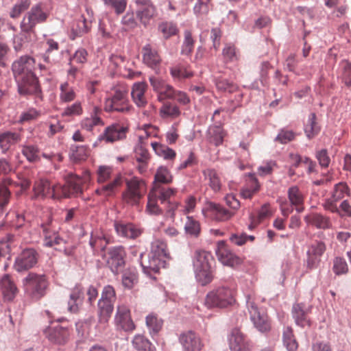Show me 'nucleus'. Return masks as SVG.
<instances>
[{
	"label": "nucleus",
	"mask_w": 351,
	"mask_h": 351,
	"mask_svg": "<svg viewBox=\"0 0 351 351\" xmlns=\"http://www.w3.org/2000/svg\"><path fill=\"white\" fill-rule=\"evenodd\" d=\"M20 27L21 33L14 36L13 41L14 48L16 51L21 50L29 43L32 42L36 36L35 30L26 32L23 29L21 25Z\"/></svg>",
	"instance_id": "nucleus-35"
},
{
	"label": "nucleus",
	"mask_w": 351,
	"mask_h": 351,
	"mask_svg": "<svg viewBox=\"0 0 351 351\" xmlns=\"http://www.w3.org/2000/svg\"><path fill=\"white\" fill-rule=\"evenodd\" d=\"M128 131V128L119 123H114L106 128L99 139L104 140L107 143H113L124 139L126 137Z\"/></svg>",
	"instance_id": "nucleus-20"
},
{
	"label": "nucleus",
	"mask_w": 351,
	"mask_h": 351,
	"mask_svg": "<svg viewBox=\"0 0 351 351\" xmlns=\"http://www.w3.org/2000/svg\"><path fill=\"white\" fill-rule=\"evenodd\" d=\"M44 237V244L47 247H54L60 245L64 240L60 238L58 231L51 221L42 223L40 226Z\"/></svg>",
	"instance_id": "nucleus-21"
},
{
	"label": "nucleus",
	"mask_w": 351,
	"mask_h": 351,
	"mask_svg": "<svg viewBox=\"0 0 351 351\" xmlns=\"http://www.w3.org/2000/svg\"><path fill=\"white\" fill-rule=\"evenodd\" d=\"M126 252L123 246H115L109 249L107 263L114 273H118L125 265Z\"/></svg>",
	"instance_id": "nucleus-14"
},
{
	"label": "nucleus",
	"mask_w": 351,
	"mask_h": 351,
	"mask_svg": "<svg viewBox=\"0 0 351 351\" xmlns=\"http://www.w3.org/2000/svg\"><path fill=\"white\" fill-rule=\"evenodd\" d=\"M115 230L119 236L128 239H134L138 237L143 230L132 223H115Z\"/></svg>",
	"instance_id": "nucleus-30"
},
{
	"label": "nucleus",
	"mask_w": 351,
	"mask_h": 351,
	"mask_svg": "<svg viewBox=\"0 0 351 351\" xmlns=\"http://www.w3.org/2000/svg\"><path fill=\"white\" fill-rule=\"evenodd\" d=\"M159 29L163 34L164 38L166 39L169 37L177 34L178 29L176 25H173L172 23H162L159 26Z\"/></svg>",
	"instance_id": "nucleus-63"
},
{
	"label": "nucleus",
	"mask_w": 351,
	"mask_h": 351,
	"mask_svg": "<svg viewBox=\"0 0 351 351\" xmlns=\"http://www.w3.org/2000/svg\"><path fill=\"white\" fill-rule=\"evenodd\" d=\"M346 195H350V189L346 183L339 182L335 184L331 196L339 202Z\"/></svg>",
	"instance_id": "nucleus-55"
},
{
	"label": "nucleus",
	"mask_w": 351,
	"mask_h": 351,
	"mask_svg": "<svg viewBox=\"0 0 351 351\" xmlns=\"http://www.w3.org/2000/svg\"><path fill=\"white\" fill-rule=\"evenodd\" d=\"M37 253L33 249L23 250L16 258L14 268L17 271H23L33 267L37 263Z\"/></svg>",
	"instance_id": "nucleus-19"
},
{
	"label": "nucleus",
	"mask_w": 351,
	"mask_h": 351,
	"mask_svg": "<svg viewBox=\"0 0 351 351\" xmlns=\"http://www.w3.org/2000/svg\"><path fill=\"white\" fill-rule=\"evenodd\" d=\"M170 75L175 81H182L193 76V72L189 66L178 64L169 69Z\"/></svg>",
	"instance_id": "nucleus-32"
},
{
	"label": "nucleus",
	"mask_w": 351,
	"mask_h": 351,
	"mask_svg": "<svg viewBox=\"0 0 351 351\" xmlns=\"http://www.w3.org/2000/svg\"><path fill=\"white\" fill-rule=\"evenodd\" d=\"M234 302V291L224 286L209 292L205 300V304L208 307L226 308L232 305Z\"/></svg>",
	"instance_id": "nucleus-9"
},
{
	"label": "nucleus",
	"mask_w": 351,
	"mask_h": 351,
	"mask_svg": "<svg viewBox=\"0 0 351 351\" xmlns=\"http://www.w3.org/2000/svg\"><path fill=\"white\" fill-rule=\"evenodd\" d=\"M22 135L19 132L5 131L0 132V149L5 154L12 145L19 143Z\"/></svg>",
	"instance_id": "nucleus-25"
},
{
	"label": "nucleus",
	"mask_w": 351,
	"mask_h": 351,
	"mask_svg": "<svg viewBox=\"0 0 351 351\" xmlns=\"http://www.w3.org/2000/svg\"><path fill=\"white\" fill-rule=\"evenodd\" d=\"M320 128L316 122V114L315 113H311L304 128L306 136L311 139L316 136Z\"/></svg>",
	"instance_id": "nucleus-49"
},
{
	"label": "nucleus",
	"mask_w": 351,
	"mask_h": 351,
	"mask_svg": "<svg viewBox=\"0 0 351 351\" xmlns=\"http://www.w3.org/2000/svg\"><path fill=\"white\" fill-rule=\"evenodd\" d=\"M113 93L104 101V110L107 112L130 113L134 108L128 99V88L125 85L115 86Z\"/></svg>",
	"instance_id": "nucleus-4"
},
{
	"label": "nucleus",
	"mask_w": 351,
	"mask_h": 351,
	"mask_svg": "<svg viewBox=\"0 0 351 351\" xmlns=\"http://www.w3.org/2000/svg\"><path fill=\"white\" fill-rule=\"evenodd\" d=\"M100 111L98 107L94 108L93 113L88 117L84 118L80 123L81 128L86 131L91 132L95 126L103 125L104 121L97 115Z\"/></svg>",
	"instance_id": "nucleus-37"
},
{
	"label": "nucleus",
	"mask_w": 351,
	"mask_h": 351,
	"mask_svg": "<svg viewBox=\"0 0 351 351\" xmlns=\"http://www.w3.org/2000/svg\"><path fill=\"white\" fill-rule=\"evenodd\" d=\"M326 250L325 243L321 241H315L308 247L307 251L306 265L310 269L316 268Z\"/></svg>",
	"instance_id": "nucleus-15"
},
{
	"label": "nucleus",
	"mask_w": 351,
	"mask_h": 351,
	"mask_svg": "<svg viewBox=\"0 0 351 351\" xmlns=\"http://www.w3.org/2000/svg\"><path fill=\"white\" fill-rule=\"evenodd\" d=\"M160 114L161 117H176L180 114L178 106L171 104H166L160 108Z\"/></svg>",
	"instance_id": "nucleus-57"
},
{
	"label": "nucleus",
	"mask_w": 351,
	"mask_h": 351,
	"mask_svg": "<svg viewBox=\"0 0 351 351\" xmlns=\"http://www.w3.org/2000/svg\"><path fill=\"white\" fill-rule=\"evenodd\" d=\"M173 180V176L167 167H160L155 174L154 186H161V184H169Z\"/></svg>",
	"instance_id": "nucleus-48"
},
{
	"label": "nucleus",
	"mask_w": 351,
	"mask_h": 351,
	"mask_svg": "<svg viewBox=\"0 0 351 351\" xmlns=\"http://www.w3.org/2000/svg\"><path fill=\"white\" fill-rule=\"evenodd\" d=\"M84 292L81 285H76L70 294L68 308L71 313H77L84 300Z\"/></svg>",
	"instance_id": "nucleus-31"
},
{
	"label": "nucleus",
	"mask_w": 351,
	"mask_h": 351,
	"mask_svg": "<svg viewBox=\"0 0 351 351\" xmlns=\"http://www.w3.org/2000/svg\"><path fill=\"white\" fill-rule=\"evenodd\" d=\"M288 197L298 213L303 211L304 196L298 186H293L289 189Z\"/></svg>",
	"instance_id": "nucleus-38"
},
{
	"label": "nucleus",
	"mask_w": 351,
	"mask_h": 351,
	"mask_svg": "<svg viewBox=\"0 0 351 351\" xmlns=\"http://www.w3.org/2000/svg\"><path fill=\"white\" fill-rule=\"evenodd\" d=\"M132 343L138 351H156L155 346L145 336L136 335L134 337Z\"/></svg>",
	"instance_id": "nucleus-42"
},
{
	"label": "nucleus",
	"mask_w": 351,
	"mask_h": 351,
	"mask_svg": "<svg viewBox=\"0 0 351 351\" xmlns=\"http://www.w3.org/2000/svg\"><path fill=\"white\" fill-rule=\"evenodd\" d=\"M84 112L82 102L77 101L66 107L62 112V117L81 116Z\"/></svg>",
	"instance_id": "nucleus-54"
},
{
	"label": "nucleus",
	"mask_w": 351,
	"mask_h": 351,
	"mask_svg": "<svg viewBox=\"0 0 351 351\" xmlns=\"http://www.w3.org/2000/svg\"><path fill=\"white\" fill-rule=\"evenodd\" d=\"M216 255L219 261L228 267L234 268L243 263L242 258L233 253L223 241L217 243Z\"/></svg>",
	"instance_id": "nucleus-11"
},
{
	"label": "nucleus",
	"mask_w": 351,
	"mask_h": 351,
	"mask_svg": "<svg viewBox=\"0 0 351 351\" xmlns=\"http://www.w3.org/2000/svg\"><path fill=\"white\" fill-rule=\"evenodd\" d=\"M116 299L117 295L114 288L110 285L105 286L103 288L101 295L99 300H104V301L114 303Z\"/></svg>",
	"instance_id": "nucleus-61"
},
{
	"label": "nucleus",
	"mask_w": 351,
	"mask_h": 351,
	"mask_svg": "<svg viewBox=\"0 0 351 351\" xmlns=\"http://www.w3.org/2000/svg\"><path fill=\"white\" fill-rule=\"evenodd\" d=\"M246 305L250 317L254 327L261 332H267L271 328V322L268 315L259 309L251 295H247Z\"/></svg>",
	"instance_id": "nucleus-8"
},
{
	"label": "nucleus",
	"mask_w": 351,
	"mask_h": 351,
	"mask_svg": "<svg viewBox=\"0 0 351 351\" xmlns=\"http://www.w3.org/2000/svg\"><path fill=\"white\" fill-rule=\"evenodd\" d=\"M16 82L19 93L21 95H40V86L38 78L34 74H29L23 77L19 76V79L16 80Z\"/></svg>",
	"instance_id": "nucleus-13"
},
{
	"label": "nucleus",
	"mask_w": 351,
	"mask_h": 351,
	"mask_svg": "<svg viewBox=\"0 0 351 351\" xmlns=\"http://www.w3.org/2000/svg\"><path fill=\"white\" fill-rule=\"evenodd\" d=\"M178 191L176 189L162 186H153L147 197L145 211L152 215H160L163 213L164 203L169 198L174 197Z\"/></svg>",
	"instance_id": "nucleus-3"
},
{
	"label": "nucleus",
	"mask_w": 351,
	"mask_h": 351,
	"mask_svg": "<svg viewBox=\"0 0 351 351\" xmlns=\"http://www.w3.org/2000/svg\"><path fill=\"white\" fill-rule=\"evenodd\" d=\"M114 322L118 328L125 331H132L135 328V325L131 318L130 311L124 304L117 306Z\"/></svg>",
	"instance_id": "nucleus-18"
},
{
	"label": "nucleus",
	"mask_w": 351,
	"mask_h": 351,
	"mask_svg": "<svg viewBox=\"0 0 351 351\" xmlns=\"http://www.w3.org/2000/svg\"><path fill=\"white\" fill-rule=\"evenodd\" d=\"M60 101L62 103H69L75 100L76 93L73 86L67 82H64L60 85Z\"/></svg>",
	"instance_id": "nucleus-43"
},
{
	"label": "nucleus",
	"mask_w": 351,
	"mask_h": 351,
	"mask_svg": "<svg viewBox=\"0 0 351 351\" xmlns=\"http://www.w3.org/2000/svg\"><path fill=\"white\" fill-rule=\"evenodd\" d=\"M341 64L343 66L342 79L347 86H351V62L343 60Z\"/></svg>",
	"instance_id": "nucleus-64"
},
{
	"label": "nucleus",
	"mask_w": 351,
	"mask_h": 351,
	"mask_svg": "<svg viewBox=\"0 0 351 351\" xmlns=\"http://www.w3.org/2000/svg\"><path fill=\"white\" fill-rule=\"evenodd\" d=\"M142 55L143 62L152 69H156L161 62L158 51L153 49L149 44L143 47Z\"/></svg>",
	"instance_id": "nucleus-29"
},
{
	"label": "nucleus",
	"mask_w": 351,
	"mask_h": 351,
	"mask_svg": "<svg viewBox=\"0 0 351 351\" xmlns=\"http://www.w3.org/2000/svg\"><path fill=\"white\" fill-rule=\"evenodd\" d=\"M90 150L86 145H73L70 150V158L75 162L86 160L89 156Z\"/></svg>",
	"instance_id": "nucleus-40"
},
{
	"label": "nucleus",
	"mask_w": 351,
	"mask_h": 351,
	"mask_svg": "<svg viewBox=\"0 0 351 351\" xmlns=\"http://www.w3.org/2000/svg\"><path fill=\"white\" fill-rule=\"evenodd\" d=\"M21 152L29 162H35L40 160V151L36 145H24Z\"/></svg>",
	"instance_id": "nucleus-51"
},
{
	"label": "nucleus",
	"mask_w": 351,
	"mask_h": 351,
	"mask_svg": "<svg viewBox=\"0 0 351 351\" xmlns=\"http://www.w3.org/2000/svg\"><path fill=\"white\" fill-rule=\"evenodd\" d=\"M194 43L195 41L192 38L191 33L189 31H185L181 53L187 56L191 54L194 48Z\"/></svg>",
	"instance_id": "nucleus-58"
},
{
	"label": "nucleus",
	"mask_w": 351,
	"mask_h": 351,
	"mask_svg": "<svg viewBox=\"0 0 351 351\" xmlns=\"http://www.w3.org/2000/svg\"><path fill=\"white\" fill-rule=\"evenodd\" d=\"M121 177L120 176H117L112 182L100 189H97L96 190V193L99 195L104 194L105 195H110L115 189L121 186Z\"/></svg>",
	"instance_id": "nucleus-53"
},
{
	"label": "nucleus",
	"mask_w": 351,
	"mask_h": 351,
	"mask_svg": "<svg viewBox=\"0 0 351 351\" xmlns=\"http://www.w3.org/2000/svg\"><path fill=\"white\" fill-rule=\"evenodd\" d=\"M147 191L144 180L136 177L126 181V189L123 192V201L130 206H137Z\"/></svg>",
	"instance_id": "nucleus-6"
},
{
	"label": "nucleus",
	"mask_w": 351,
	"mask_h": 351,
	"mask_svg": "<svg viewBox=\"0 0 351 351\" xmlns=\"http://www.w3.org/2000/svg\"><path fill=\"white\" fill-rule=\"evenodd\" d=\"M138 282V272L134 267L125 269L122 275V285L125 288L132 289Z\"/></svg>",
	"instance_id": "nucleus-46"
},
{
	"label": "nucleus",
	"mask_w": 351,
	"mask_h": 351,
	"mask_svg": "<svg viewBox=\"0 0 351 351\" xmlns=\"http://www.w3.org/2000/svg\"><path fill=\"white\" fill-rule=\"evenodd\" d=\"M34 60L29 56H22L19 60L14 61L12 66V72L16 80L20 77H23L29 74H34Z\"/></svg>",
	"instance_id": "nucleus-16"
},
{
	"label": "nucleus",
	"mask_w": 351,
	"mask_h": 351,
	"mask_svg": "<svg viewBox=\"0 0 351 351\" xmlns=\"http://www.w3.org/2000/svg\"><path fill=\"white\" fill-rule=\"evenodd\" d=\"M283 343L289 351H295L298 347L293 330L291 327H287L283 331Z\"/></svg>",
	"instance_id": "nucleus-50"
},
{
	"label": "nucleus",
	"mask_w": 351,
	"mask_h": 351,
	"mask_svg": "<svg viewBox=\"0 0 351 351\" xmlns=\"http://www.w3.org/2000/svg\"><path fill=\"white\" fill-rule=\"evenodd\" d=\"M46 337L51 342L58 344L66 343L69 337V330L66 328L57 325L47 328L45 330Z\"/></svg>",
	"instance_id": "nucleus-22"
},
{
	"label": "nucleus",
	"mask_w": 351,
	"mask_h": 351,
	"mask_svg": "<svg viewBox=\"0 0 351 351\" xmlns=\"http://www.w3.org/2000/svg\"><path fill=\"white\" fill-rule=\"evenodd\" d=\"M260 189V184L256 178H252L250 186L242 189L241 191V196L244 199H251L253 195L256 193Z\"/></svg>",
	"instance_id": "nucleus-56"
},
{
	"label": "nucleus",
	"mask_w": 351,
	"mask_h": 351,
	"mask_svg": "<svg viewBox=\"0 0 351 351\" xmlns=\"http://www.w3.org/2000/svg\"><path fill=\"white\" fill-rule=\"evenodd\" d=\"M225 135L223 129L217 125L210 126L207 132L208 141L215 146L222 144Z\"/></svg>",
	"instance_id": "nucleus-39"
},
{
	"label": "nucleus",
	"mask_w": 351,
	"mask_h": 351,
	"mask_svg": "<svg viewBox=\"0 0 351 351\" xmlns=\"http://www.w3.org/2000/svg\"><path fill=\"white\" fill-rule=\"evenodd\" d=\"M151 145L155 153L165 160H173L176 156V152L165 145L152 142Z\"/></svg>",
	"instance_id": "nucleus-44"
},
{
	"label": "nucleus",
	"mask_w": 351,
	"mask_h": 351,
	"mask_svg": "<svg viewBox=\"0 0 351 351\" xmlns=\"http://www.w3.org/2000/svg\"><path fill=\"white\" fill-rule=\"evenodd\" d=\"M49 15L47 9L43 8L40 4L32 8L22 22L21 27L25 31H33L37 23L45 22Z\"/></svg>",
	"instance_id": "nucleus-10"
},
{
	"label": "nucleus",
	"mask_w": 351,
	"mask_h": 351,
	"mask_svg": "<svg viewBox=\"0 0 351 351\" xmlns=\"http://www.w3.org/2000/svg\"><path fill=\"white\" fill-rule=\"evenodd\" d=\"M114 304L113 302L104 301V300H99L97 306L99 324H106L108 322L114 310Z\"/></svg>",
	"instance_id": "nucleus-36"
},
{
	"label": "nucleus",
	"mask_w": 351,
	"mask_h": 351,
	"mask_svg": "<svg viewBox=\"0 0 351 351\" xmlns=\"http://www.w3.org/2000/svg\"><path fill=\"white\" fill-rule=\"evenodd\" d=\"M163 322L154 313H150L146 317V326L149 334L153 337L158 333L162 327Z\"/></svg>",
	"instance_id": "nucleus-45"
},
{
	"label": "nucleus",
	"mask_w": 351,
	"mask_h": 351,
	"mask_svg": "<svg viewBox=\"0 0 351 351\" xmlns=\"http://www.w3.org/2000/svg\"><path fill=\"white\" fill-rule=\"evenodd\" d=\"M304 220L308 226L317 229L326 230L332 226L330 217L318 213H311L306 215Z\"/></svg>",
	"instance_id": "nucleus-23"
},
{
	"label": "nucleus",
	"mask_w": 351,
	"mask_h": 351,
	"mask_svg": "<svg viewBox=\"0 0 351 351\" xmlns=\"http://www.w3.org/2000/svg\"><path fill=\"white\" fill-rule=\"evenodd\" d=\"M204 180L215 193H218L221 189V179L219 173L213 168H207L202 171Z\"/></svg>",
	"instance_id": "nucleus-28"
},
{
	"label": "nucleus",
	"mask_w": 351,
	"mask_h": 351,
	"mask_svg": "<svg viewBox=\"0 0 351 351\" xmlns=\"http://www.w3.org/2000/svg\"><path fill=\"white\" fill-rule=\"evenodd\" d=\"M215 261L210 252L197 250L193 256V266L196 280L203 286L214 278Z\"/></svg>",
	"instance_id": "nucleus-2"
},
{
	"label": "nucleus",
	"mask_w": 351,
	"mask_h": 351,
	"mask_svg": "<svg viewBox=\"0 0 351 351\" xmlns=\"http://www.w3.org/2000/svg\"><path fill=\"white\" fill-rule=\"evenodd\" d=\"M90 180V173L86 171L83 177L69 173L65 178L64 185L56 184L51 187L47 180L40 179L35 182L34 193L36 197H51L60 199L69 197L72 195H81L83 193L84 186Z\"/></svg>",
	"instance_id": "nucleus-1"
},
{
	"label": "nucleus",
	"mask_w": 351,
	"mask_h": 351,
	"mask_svg": "<svg viewBox=\"0 0 351 351\" xmlns=\"http://www.w3.org/2000/svg\"><path fill=\"white\" fill-rule=\"evenodd\" d=\"M183 351H202L204 345L200 336L193 330H186L179 336Z\"/></svg>",
	"instance_id": "nucleus-12"
},
{
	"label": "nucleus",
	"mask_w": 351,
	"mask_h": 351,
	"mask_svg": "<svg viewBox=\"0 0 351 351\" xmlns=\"http://www.w3.org/2000/svg\"><path fill=\"white\" fill-rule=\"evenodd\" d=\"M292 315L295 324L302 328L311 326V322L308 317V311L303 304H294L292 307Z\"/></svg>",
	"instance_id": "nucleus-26"
},
{
	"label": "nucleus",
	"mask_w": 351,
	"mask_h": 351,
	"mask_svg": "<svg viewBox=\"0 0 351 351\" xmlns=\"http://www.w3.org/2000/svg\"><path fill=\"white\" fill-rule=\"evenodd\" d=\"M147 143L144 142V136L139 135L138 143L135 147V158L139 163H147L149 159V153L146 148Z\"/></svg>",
	"instance_id": "nucleus-41"
},
{
	"label": "nucleus",
	"mask_w": 351,
	"mask_h": 351,
	"mask_svg": "<svg viewBox=\"0 0 351 351\" xmlns=\"http://www.w3.org/2000/svg\"><path fill=\"white\" fill-rule=\"evenodd\" d=\"M0 285L3 296L7 300H12L18 293V289L9 275H5L1 280Z\"/></svg>",
	"instance_id": "nucleus-33"
},
{
	"label": "nucleus",
	"mask_w": 351,
	"mask_h": 351,
	"mask_svg": "<svg viewBox=\"0 0 351 351\" xmlns=\"http://www.w3.org/2000/svg\"><path fill=\"white\" fill-rule=\"evenodd\" d=\"M207 210L211 217L217 221H225L230 219L234 213L225 208L220 204L210 202L208 204Z\"/></svg>",
	"instance_id": "nucleus-27"
},
{
	"label": "nucleus",
	"mask_w": 351,
	"mask_h": 351,
	"mask_svg": "<svg viewBox=\"0 0 351 351\" xmlns=\"http://www.w3.org/2000/svg\"><path fill=\"white\" fill-rule=\"evenodd\" d=\"M25 292L32 298L40 299L45 295L48 280L45 275L30 272L23 280Z\"/></svg>",
	"instance_id": "nucleus-7"
},
{
	"label": "nucleus",
	"mask_w": 351,
	"mask_h": 351,
	"mask_svg": "<svg viewBox=\"0 0 351 351\" xmlns=\"http://www.w3.org/2000/svg\"><path fill=\"white\" fill-rule=\"evenodd\" d=\"M136 3L140 7V10L137 11V16L141 22L146 25L155 14V8L147 1H136Z\"/></svg>",
	"instance_id": "nucleus-34"
},
{
	"label": "nucleus",
	"mask_w": 351,
	"mask_h": 351,
	"mask_svg": "<svg viewBox=\"0 0 351 351\" xmlns=\"http://www.w3.org/2000/svg\"><path fill=\"white\" fill-rule=\"evenodd\" d=\"M333 271L337 275L345 274L348 271V265L343 258L336 257L333 261Z\"/></svg>",
	"instance_id": "nucleus-59"
},
{
	"label": "nucleus",
	"mask_w": 351,
	"mask_h": 351,
	"mask_svg": "<svg viewBox=\"0 0 351 351\" xmlns=\"http://www.w3.org/2000/svg\"><path fill=\"white\" fill-rule=\"evenodd\" d=\"M272 215L270 204H263L261 209L258 210L256 216H251V224L250 228L252 229L256 227L258 224L261 223L264 219L269 217Z\"/></svg>",
	"instance_id": "nucleus-47"
},
{
	"label": "nucleus",
	"mask_w": 351,
	"mask_h": 351,
	"mask_svg": "<svg viewBox=\"0 0 351 351\" xmlns=\"http://www.w3.org/2000/svg\"><path fill=\"white\" fill-rule=\"evenodd\" d=\"M147 89V84L144 82H136L133 84L131 96L132 101L138 108H145L147 104V99L145 92Z\"/></svg>",
	"instance_id": "nucleus-24"
},
{
	"label": "nucleus",
	"mask_w": 351,
	"mask_h": 351,
	"mask_svg": "<svg viewBox=\"0 0 351 351\" xmlns=\"http://www.w3.org/2000/svg\"><path fill=\"white\" fill-rule=\"evenodd\" d=\"M185 232L194 237H197L201 232L200 224L198 221L192 217H187L186 221L184 224Z\"/></svg>",
	"instance_id": "nucleus-52"
},
{
	"label": "nucleus",
	"mask_w": 351,
	"mask_h": 351,
	"mask_svg": "<svg viewBox=\"0 0 351 351\" xmlns=\"http://www.w3.org/2000/svg\"><path fill=\"white\" fill-rule=\"evenodd\" d=\"M89 243L93 250L95 252H97L101 250H104L108 243L104 237L101 236L92 235Z\"/></svg>",
	"instance_id": "nucleus-60"
},
{
	"label": "nucleus",
	"mask_w": 351,
	"mask_h": 351,
	"mask_svg": "<svg viewBox=\"0 0 351 351\" xmlns=\"http://www.w3.org/2000/svg\"><path fill=\"white\" fill-rule=\"evenodd\" d=\"M170 258L167 242L162 239H154L151 243L148 265H145L141 262V265L144 269L158 272L161 267H165L167 260Z\"/></svg>",
	"instance_id": "nucleus-5"
},
{
	"label": "nucleus",
	"mask_w": 351,
	"mask_h": 351,
	"mask_svg": "<svg viewBox=\"0 0 351 351\" xmlns=\"http://www.w3.org/2000/svg\"><path fill=\"white\" fill-rule=\"evenodd\" d=\"M229 346L232 351H250L252 347L246 336L239 328L232 330Z\"/></svg>",
	"instance_id": "nucleus-17"
},
{
	"label": "nucleus",
	"mask_w": 351,
	"mask_h": 351,
	"mask_svg": "<svg viewBox=\"0 0 351 351\" xmlns=\"http://www.w3.org/2000/svg\"><path fill=\"white\" fill-rule=\"evenodd\" d=\"M112 173V168L109 166H99L97 171V182L99 183L107 181Z\"/></svg>",
	"instance_id": "nucleus-62"
}]
</instances>
